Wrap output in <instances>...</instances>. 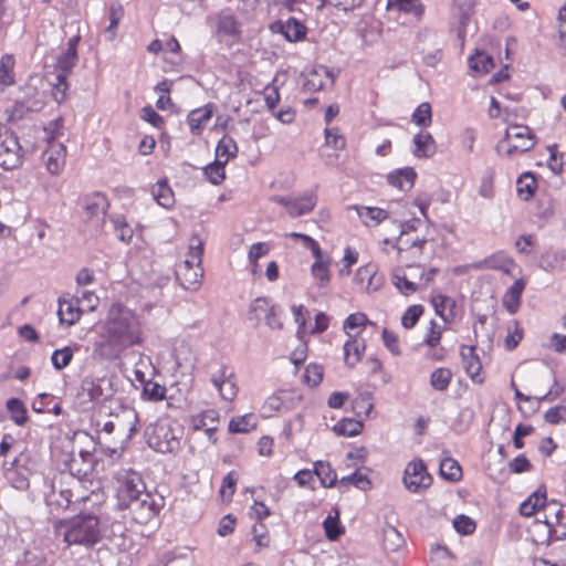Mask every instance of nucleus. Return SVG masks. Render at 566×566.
Wrapping results in <instances>:
<instances>
[{"label":"nucleus","mask_w":566,"mask_h":566,"mask_svg":"<svg viewBox=\"0 0 566 566\" xmlns=\"http://www.w3.org/2000/svg\"><path fill=\"white\" fill-rule=\"evenodd\" d=\"M70 480L72 485L67 483L66 486H64L62 482H60L59 486L52 484L51 491L45 495V503L51 514L57 515L64 512L74 502L73 489L80 488L81 484L73 478H70Z\"/></svg>","instance_id":"4468645a"},{"label":"nucleus","mask_w":566,"mask_h":566,"mask_svg":"<svg viewBox=\"0 0 566 566\" xmlns=\"http://www.w3.org/2000/svg\"><path fill=\"white\" fill-rule=\"evenodd\" d=\"M413 155L417 158H430L437 151V144L429 132L421 130L413 137Z\"/></svg>","instance_id":"c9c22d12"},{"label":"nucleus","mask_w":566,"mask_h":566,"mask_svg":"<svg viewBox=\"0 0 566 566\" xmlns=\"http://www.w3.org/2000/svg\"><path fill=\"white\" fill-rule=\"evenodd\" d=\"M326 537L329 541H337L345 532L344 526L340 524L338 516L328 515L323 522Z\"/></svg>","instance_id":"0e129e2a"},{"label":"nucleus","mask_w":566,"mask_h":566,"mask_svg":"<svg viewBox=\"0 0 566 566\" xmlns=\"http://www.w3.org/2000/svg\"><path fill=\"white\" fill-rule=\"evenodd\" d=\"M211 381L213 386L218 389L219 395L222 399L227 401H233L238 395L239 388L235 381L233 370L222 365L220 368L212 374Z\"/></svg>","instance_id":"412c9836"},{"label":"nucleus","mask_w":566,"mask_h":566,"mask_svg":"<svg viewBox=\"0 0 566 566\" xmlns=\"http://www.w3.org/2000/svg\"><path fill=\"white\" fill-rule=\"evenodd\" d=\"M472 268L474 270L500 271L507 276H513L516 270L518 271V273L522 272L521 268L515 262V260L504 251H497L492 253L491 255L484 258L483 260L473 263Z\"/></svg>","instance_id":"f3484780"},{"label":"nucleus","mask_w":566,"mask_h":566,"mask_svg":"<svg viewBox=\"0 0 566 566\" xmlns=\"http://www.w3.org/2000/svg\"><path fill=\"white\" fill-rule=\"evenodd\" d=\"M546 488L541 486L533 492L520 506V513L523 516L531 517L548 504Z\"/></svg>","instance_id":"473e14b6"},{"label":"nucleus","mask_w":566,"mask_h":566,"mask_svg":"<svg viewBox=\"0 0 566 566\" xmlns=\"http://www.w3.org/2000/svg\"><path fill=\"white\" fill-rule=\"evenodd\" d=\"M74 349L70 346H65L60 349H55L51 356V361L55 369L61 370L70 365L74 356Z\"/></svg>","instance_id":"e2e57ef3"},{"label":"nucleus","mask_w":566,"mask_h":566,"mask_svg":"<svg viewBox=\"0 0 566 566\" xmlns=\"http://www.w3.org/2000/svg\"><path fill=\"white\" fill-rule=\"evenodd\" d=\"M151 193L157 203L166 209L175 205V193L166 179L158 180L153 186Z\"/></svg>","instance_id":"58836bf2"},{"label":"nucleus","mask_w":566,"mask_h":566,"mask_svg":"<svg viewBox=\"0 0 566 566\" xmlns=\"http://www.w3.org/2000/svg\"><path fill=\"white\" fill-rule=\"evenodd\" d=\"M281 32L290 42H297L305 38L306 28L295 18H290L281 25Z\"/></svg>","instance_id":"a18cd8bd"},{"label":"nucleus","mask_w":566,"mask_h":566,"mask_svg":"<svg viewBox=\"0 0 566 566\" xmlns=\"http://www.w3.org/2000/svg\"><path fill=\"white\" fill-rule=\"evenodd\" d=\"M535 145L536 136L528 126L510 124L504 138L497 144V150L514 156L531 150Z\"/></svg>","instance_id":"6e6552de"},{"label":"nucleus","mask_w":566,"mask_h":566,"mask_svg":"<svg viewBox=\"0 0 566 566\" xmlns=\"http://www.w3.org/2000/svg\"><path fill=\"white\" fill-rule=\"evenodd\" d=\"M115 496L119 509L132 500L137 499L142 492H146V485L142 476L134 471H123L115 476Z\"/></svg>","instance_id":"9d476101"},{"label":"nucleus","mask_w":566,"mask_h":566,"mask_svg":"<svg viewBox=\"0 0 566 566\" xmlns=\"http://www.w3.org/2000/svg\"><path fill=\"white\" fill-rule=\"evenodd\" d=\"M371 327L373 329L377 328V324L375 322H371L367 315L363 312H356L349 314L344 323H343V331L347 335V337H357L361 336V334L368 328Z\"/></svg>","instance_id":"cd10ccee"},{"label":"nucleus","mask_w":566,"mask_h":566,"mask_svg":"<svg viewBox=\"0 0 566 566\" xmlns=\"http://www.w3.org/2000/svg\"><path fill=\"white\" fill-rule=\"evenodd\" d=\"M340 484L342 485L352 484L361 491H367L371 488V481L368 478V475L366 473L360 472L359 470H357L356 472H354L353 474H350L348 476L342 478Z\"/></svg>","instance_id":"69168bd1"},{"label":"nucleus","mask_w":566,"mask_h":566,"mask_svg":"<svg viewBox=\"0 0 566 566\" xmlns=\"http://www.w3.org/2000/svg\"><path fill=\"white\" fill-rule=\"evenodd\" d=\"M164 506V499L148 491L132 500L122 510H128L132 521L139 525H147L160 512Z\"/></svg>","instance_id":"1a4fd4ad"},{"label":"nucleus","mask_w":566,"mask_h":566,"mask_svg":"<svg viewBox=\"0 0 566 566\" xmlns=\"http://www.w3.org/2000/svg\"><path fill=\"white\" fill-rule=\"evenodd\" d=\"M434 313L446 323L452 324L455 321V301L444 294L436 293L430 297Z\"/></svg>","instance_id":"a878e982"},{"label":"nucleus","mask_w":566,"mask_h":566,"mask_svg":"<svg viewBox=\"0 0 566 566\" xmlns=\"http://www.w3.org/2000/svg\"><path fill=\"white\" fill-rule=\"evenodd\" d=\"M387 182L400 191H409L413 188L417 172L412 167L398 168L387 175Z\"/></svg>","instance_id":"c85d7f7f"},{"label":"nucleus","mask_w":566,"mask_h":566,"mask_svg":"<svg viewBox=\"0 0 566 566\" xmlns=\"http://www.w3.org/2000/svg\"><path fill=\"white\" fill-rule=\"evenodd\" d=\"M203 255V242L199 235L195 234L190 238L187 252L184 259L178 261L175 265V270L186 268L190 269L193 266H202Z\"/></svg>","instance_id":"bb28decb"},{"label":"nucleus","mask_w":566,"mask_h":566,"mask_svg":"<svg viewBox=\"0 0 566 566\" xmlns=\"http://www.w3.org/2000/svg\"><path fill=\"white\" fill-rule=\"evenodd\" d=\"M403 269L405 266H395L391 272V282L395 287L403 295L409 296L418 291L419 287H427L434 279L437 269H429L428 271L418 270V280L416 275H408Z\"/></svg>","instance_id":"9b49d317"},{"label":"nucleus","mask_w":566,"mask_h":566,"mask_svg":"<svg viewBox=\"0 0 566 566\" xmlns=\"http://www.w3.org/2000/svg\"><path fill=\"white\" fill-rule=\"evenodd\" d=\"M8 411L17 424H23L27 421V410L23 402L18 398H11L7 402Z\"/></svg>","instance_id":"774afa93"},{"label":"nucleus","mask_w":566,"mask_h":566,"mask_svg":"<svg viewBox=\"0 0 566 566\" xmlns=\"http://www.w3.org/2000/svg\"><path fill=\"white\" fill-rule=\"evenodd\" d=\"M109 13V24L106 28L105 32L109 34V40H114L116 36V30L120 22V20L124 18L125 10L122 3L119 2H113L111 3L108 8Z\"/></svg>","instance_id":"864d4df0"},{"label":"nucleus","mask_w":566,"mask_h":566,"mask_svg":"<svg viewBox=\"0 0 566 566\" xmlns=\"http://www.w3.org/2000/svg\"><path fill=\"white\" fill-rule=\"evenodd\" d=\"M43 142L48 147L44 149L42 159L46 170L51 175L60 174L65 166L66 161V147L57 139L63 135V122L61 117L52 120L49 126L43 128Z\"/></svg>","instance_id":"423d86ee"},{"label":"nucleus","mask_w":566,"mask_h":566,"mask_svg":"<svg viewBox=\"0 0 566 566\" xmlns=\"http://www.w3.org/2000/svg\"><path fill=\"white\" fill-rule=\"evenodd\" d=\"M175 275L185 290L196 291L201 285L203 268L198 265L190 269L181 268L175 270Z\"/></svg>","instance_id":"72a5a7b5"},{"label":"nucleus","mask_w":566,"mask_h":566,"mask_svg":"<svg viewBox=\"0 0 566 566\" xmlns=\"http://www.w3.org/2000/svg\"><path fill=\"white\" fill-rule=\"evenodd\" d=\"M316 191H308L298 197H281L274 198V201L284 207L286 213L292 218L302 217L311 213L317 205Z\"/></svg>","instance_id":"2eb2a0df"},{"label":"nucleus","mask_w":566,"mask_h":566,"mask_svg":"<svg viewBox=\"0 0 566 566\" xmlns=\"http://www.w3.org/2000/svg\"><path fill=\"white\" fill-rule=\"evenodd\" d=\"M364 429V423L360 420L353 418H344L334 424L333 431L337 436L355 437L358 436Z\"/></svg>","instance_id":"49530a36"},{"label":"nucleus","mask_w":566,"mask_h":566,"mask_svg":"<svg viewBox=\"0 0 566 566\" xmlns=\"http://www.w3.org/2000/svg\"><path fill=\"white\" fill-rule=\"evenodd\" d=\"M27 458L20 455L14 461V468L9 473V479L13 488L18 490H25L30 485V478L33 474L32 468L24 467Z\"/></svg>","instance_id":"2f4dec72"},{"label":"nucleus","mask_w":566,"mask_h":566,"mask_svg":"<svg viewBox=\"0 0 566 566\" xmlns=\"http://www.w3.org/2000/svg\"><path fill=\"white\" fill-rule=\"evenodd\" d=\"M354 208L361 222L367 227H376L389 217L388 211L379 207L355 206Z\"/></svg>","instance_id":"4c0bfd02"},{"label":"nucleus","mask_w":566,"mask_h":566,"mask_svg":"<svg viewBox=\"0 0 566 566\" xmlns=\"http://www.w3.org/2000/svg\"><path fill=\"white\" fill-rule=\"evenodd\" d=\"M218 423L219 412L214 409L202 410L199 413L190 416L188 419L190 432L205 431L212 443L217 441L214 433L218 429Z\"/></svg>","instance_id":"aec40b11"},{"label":"nucleus","mask_w":566,"mask_h":566,"mask_svg":"<svg viewBox=\"0 0 566 566\" xmlns=\"http://www.w3.org/2000/svg\"><path fill=\"white\" fill-rule=\"evenodd\" d=\"M314 475L318 478L322 486L333 488L337 482L336 471L332 468L329 462L316 461L314 462Z\"/></svg>","instance_id":"79ce46f5"},{"label":"nucleus","mask_w":566,"mask_h":566,"mask_svg":"<svg viewBox=\"0 0 566 566\" xmlns=\"http://www.w3.org/2000/svg\"><path fill=\"white\" fill-rule=\"evenodd\" d=\"M256 428V422L251 413L233 417L229 421L228 429L231 433H248Z\"/></svg>","instance_id":"8fccbe9b"},{"label":"nucleus","mask_w":566,"mask_h":566,"mask_svg":"<svg viewBox=\"0 0 566 566\" xmlns=\"http://www.w3.org/2000/svg\"><path fill=\"white\" fill-rule=\"evenodd\" d=\"M325 145L334 150H343L346 147V138L337 127H326L324 130Z\"/></svg>","instance_id":"bf43d9fd"},{"label":"nucleus","mask_w":566,"mask_h":566,"mask_svg":"<svg viewBox=\"0 0 566 566\" xmlns=\"http://www.w3.org/2000/svg\"><path fill=\"white\" fill-rule=\"evenodd\" d=\"M452 525L460 535H472L476 530V523L468 515L460 514L453 518Z\"/></svg>","instance_id":"338daca9"},{"label":"nucleus","mask_w":566,"mask_h":566,"mask_svg":"<svg viewBox=\"0 0 566 566\" xmlns=\"http://www.w3.org/2000/svg\"><path fill=\"white\" fill-rule=\"evenodd\" d=\"M462 368L472 384L482 386L486 381V374L478 354L475 345H461L459 348Z\"/></svg>","instance_id":"ddd939ff"},{"label":"nucleus","mask_w":566,"mask_h":566,"mask_svg":"<svg viewBox=\"0 0 566 566\" xmlns=\"http://www.w3.org/2000/svg\"><path fill=\"white\" fill-rule=\"evenodd\" d=\"M439 473L441 478L450 482H459L463 476L462 467L453 458H444L440 462Z\"/></svg>","instance_id":"37998d69"},{"label":"nucleus","mask_w":566,"mask_h":566,"mask_svg":"<svg viewBox=\"0 0 566 566\" xmlns=\"http://www.w3.org/2000/svg\"><path fill=\"white\" fill-rule=\"evenodd\" d=\"M21 147L15 136L8 130L0 138V167L4 169L15 168L21 161Z\"/></svg>","instance_id":"4be33fe9"},{"label":"nucleus","mask_w":566,"mask_h":566,"mask_svg":"<svg viewBox=\"0 0 566 566\" xmlns=\"http://www.w3.org/2000/svg\"><path fill=\"white\" fill-rule=\"evenodd\" d=\"M452 377L453 374L450 368L438 367L430 374L429 382L433 390L444 392L449 389Z\"/></svg>","instance_id":"ea45409f"},{"label":"nucleus","mask_w":566,"mask_h":566,"mask_svg":"<svg viewBox=\"0 0 566 566\" xmlns=\"http://www.w3.org/2000/svg\"><path fill=\"white\" fill-rule=\"evenodd\" d=\"M469 66L475 73L486 74L494 67V62L491 55L483 51H476L475 54L469 57Z\"/></svg>","instance_id":"09e8293b"},{"label":"nucleus","mask_w":566,"mask_h":566,"mask_svg":"<svg viewBox=\"0 0 566 566\" xmlns=\"http://www.w3.org/2000/svg\"><path fill=\"white\" fill-rule=\"evenodd\" d=\"M388 6L418 19L424 13V6L421 0H388Z\"/></svg>","instance_id":"de8ad7c7"},{"label":"nucleus","mask_w":566,"mask_h":566,"mask_svg":"<svg viewBox=\"0 0 566 566\" xmlns=\"http://www.w3.org/2000/svg\"><path fill=\"white\" fill-rule=\"evenodd\" d=\"M53 530L56 535L63 537L66 546L90 548L103 537L101 520L92 513H80L69 520H56L53 522Z\"/></svg>","instance_id":"f03ea898"},{"label":"nucleus","mask_w":566,"mask_h":566,"mask_svg":"<svg viewBox=\"0 0 566 566\" xmlns=\"http://www.w3.org/2000/svg\"><path fill=\"white\" fill-rule=\"evenodd\" d=\"M543 524L547 528L549 538H562L566 536V511L556 502H549L543 512Z\"/></svg>","instance_id":"dca6fc26"},{"label":"nucleus","mask_w":566,"mask_h":566,"mask_svg":"<svg viewBox=\"0 0 566 566\" xmlns=\"http://www.w3.org/2000/svg\"><path fill=\"white\" fill-rule=\"evenodd\" d=\"M167 389L165 386L148 380L145 382L143 388V398L150 401H161L166 398Z\"/></svg>","instance_id":"680f3d73"},{"label":"nucleus","mask_w":566,"mask_h":566,"mask_svg":"<svg viewBox=\"0 0 566 566\" xmlns=\"http://www.w3.org/2000/svg\"><path fill=\"white\" fill-rule=\"evenodd\" d=\"M111 220L114 226V230L116 232L117 238L127 244L130 243L134 237V231L132 227L128 224L126 218L122 214H118L114 216Z\"/></svg>","instance_id":"6e6d98bb"},{"label":"nucleus","mask_w":566,"mask_h":566,"mask_svg":"<svg viewBox=\"0 0 566 566\" xmlns=\"http://www.w3.org/2000/svg\"><path fill=\"white\" fill-rule=\"evenodd\" d=\"M344 361L349 368H354L366 352V340L363 336L347 337L344 343Z\"/></svg>","instance_id":"c756f323"},{"label":"nucleus","mask_w":566,"mask_h":566,"mask_svg":"<svg viewBox=\"0 0 566 566\" xmlns=\"http://www.w3.org/2000/svg\"><path fill=\"white\" fill-rule=\"evenodd\" d=\"M353 281L360 291L373 293L382 286L384 276L379 273L376 263L368 262L357 269Z\"/></svg>","instance_id":"6ab92c4d"},{"label":"nucleus","mask_w":566,"mask_h":566,"mask_svg":"<svg viewBox=\"0 0 566 566\" xmlns=\"http://www.w3.org/2000/svg\"><path fill=\"white\" fill-rule=\"evenodd\" d=\"M146 437L148 446L155 451L174 453L180 449L182 429L175 419L166 416L148 427Z\"/></svg>","instance_id":"20e7f679"},{"label":"nucleus","mask_w":566,"mask_h":566,"mask_svg":"<svg viewBox=\"0 0 566 566\" xmlns=\"http://www.w3.org/2000/svg\"><path fill=\"white\" fill-rule=\"evenodd\" d=\"M382 535V545L388 552H397L405 544L403 536L394 526L385 527Z\"/></svg>","instance_id":"603ef678"},{"label":"nucleus","mask_w":566,"mask_h":566,"mask_svg":"<svg viewBox=\"0 0 566 566\" xmlns=\"http://www.w3.org/2000/svg\"><path fill=\"white\" fill-rule=\"evenodd\" d=\"M203 174L212 185L218 186L226 179V164L216 159L203 168Z\"/></svg>","instance_id":"4d7b16f0"},{"label":"nucleus","mask_w":566,"mask_h":566,"mask_svg":"<svg viewBox=\"0 0 566 566\" xmlns=\"http://www.w3.org/2000/svg\"><path fill=\"white\" fill-rule=\"evenodd\" d=\"M527 282L528 279L526 276H520L503 294L502 305L510 314H515L520 310L522 303V294L527 285Z\"/></svg>","instance_id":"393cba45"},{"label":"nucleus","mask_w":566,"mask_h":566,"mask_svg":"<svg viewBox=\"0 0 566 566\" xmlns=\"http://www.w3.org/2000/svg\"><path fill=\"white\" fill-rule=\"evenodd\" d=\"M98 327L101 339L93 348V355L98 360L118 359L127 349L142 346L145 342L140 316L120 303L109 306Z\"/></svg>","instance_id":"f257e3e1"},{"label":"nucleus","mask_w":566,"mask_h":566,"mask_svg":"<svg viewBox=\"0 0 566 566\" xmlns=\"http://www.w3.org/2000/svg\"><path fill=\"white\" fill-rule=\"evenodd\" d=\"M83 310L80 307L77 298L61 300L59 303V317L60 322L69 326L77 323L82 316Z\"/></svg>","instance_id":"e433bc0d"},{"label":"nucleus","mask_w":566,"mask_h":566,"mask_svg":"<svg viewBox=\"0 0 566 566\" xmlns=\"http://www.w3.org/2000/svg\"><path fill=\"white\" fill-rule=\"evenodd\" d=\"M301 402V395L295 390H279L271 395L262 406V411L266 417L274 412L287 411L294 409Z\"/></svg>","instance_id":"a211bd4d"},{"label":"nucleus","mask_w":566,"mask_h":566,"mask_svg":"<svg viewBox=\"0 0 566 566\" xmlns=\"http://www.w3.org/2000/svg\"><path fill=\"white\" fill-rule=\"evenodd\" d=\"M411 122L420 127H429L432 123V109L428 102H423L417 106L411 115Z\"/></svg>","instance_id":"5fc2aeb1"},{"label":"nucleus","mask_w":566,"mask_h":566,"mask_svg":"<svg viewBox=\"0 0 566 566\" xmlns=\"http://www.w3.org/2000/svg\"><path fill=\"white\" fill-rule=\"evenodd\" d=\"M77 61V53L73 49H66L57 59L54 71L45 73V80L52 86L51 94L57 104L66 99L69 91L67 77Z\"/></svg>","instance_id":"0eeeda50"},{"label":"nucleus","mask_w":566,"mask_h":566,"mask_svg":"<svg viewBox=\"0 0 566 566\" xmlns=\"http://www.w3.org/2000/svg\"><path fill=\"white\" fill-rule=\"evenodd\" d=\"M216 25V33L218 36H228L239 39L241 35L240 24L230 10H223L217 13L213 18Z\"/></svg>","instance_id":"b1692460"},{"label":"nucleus","mask_w":566,"mask_h":566,"mask_svg":"<svg viewBox=\"0 0 566 566\" xmlns=\"http://www.w3.org/2000/svg\"><path fill=\"white\" fill-rule=\"evenodd\" d=\"M443 327L434 319H431L424 331L422 345L426 347H438L443 337Z\"/></svg>","instance_id":"3c124183"},{"label":"nucleus","mask_w":566,"mask_h":566,"mask_svg":"<svg viewBox=\"0 0 566 566\" xmlns=\"http://www.w3.org/2000/svg\"><path fill=\"white\" fill-rule=\"evenodd\" d=\"M237 154L238 145L231 136L224 135L219 139L216 147V159L227 165L230 159L237 156Z\"/></svg>","instance_id":"a19ab883"},{"label":"nucleus","mask_w":566,"mask_h":566,"mask_svg":"<svg viewBox=\"0 0 566 566\" xmlns=\"http://www.w3.org/2000/svg\"><path fill=\"white\" fill-rule=\"evenodd\" d=\"M426 242L423 238L417 237L411 239L408 233L402 232L396 244L385 240L387 247L384 248V253L387 255L388 261L397 266L423 270L420 265H416V263L423 253Z\"/></svg>","instance_id":"39448f33"},{"label":"nucleus","mask_w":566,"mask_h":566,"mask_svg":"<svg viewBox=\"0 0 566 566\" xmlns=\"http://www.w3.org/2000/svg\"><path fill=\"white\" fill-rule=\"evenodd\" d=\"M214 113V106L208 103L195 108L187 115V124L193 136H201Z\"/></svg>","instance_id":"5701e85b"},{"label":"nucleus","mask_w":566,"mask_h":566,"mask_svg":"<svg viewBox=\"0 0 566 566\" xmlns=\"http://www.w3.org/2000/svg\"><path fill=\"white\" fill-rule=\"evenodd\" d=\"M424 313V307L421 304H413L407 307L401 316V325L406 329L413 328Z\"/></svg>","instance_id":"13d9d810"},{"label":"nucleus","mask_w":566,"mask_h":566,"mask_svg":"<svg viewBox=\"0 0 566 566\" xmlns=\"http://www.w3.org/2000/svg\"><path fill=\"white\" fill-rule=\"evenodd\" d=\"M537 189V181L535 176L532 172H524L521 175L516 181V191L517 196L524 200L528 201L535 195Z\"/></svg>","instance_id":"c03bdc74"},{"label":"nucleus","mask_w":566,"mask_h":566,"mask_svg":"<svg viewBox=\"0 0 566 566\" xmlns=\"http://www.w3.org/2000/svg\"><path fill=\"white\" fill-rule=\"evenodd\" d=\"M109 207L107 197L102 192H93L83 199V208L88 218L105 216Z\"/></svg>","instance_id":"f704fd0d"},{"label":"nucleus","mask_w":566,"mask_h":566,"mask_svg":"<svg viewBox=\"0 0 566 566\" xmlns=\"http://www.w3.org/2000/svg\"><path fill=\"white\" fill-rule=\"evenodd\" d=\"M324 377V368L322 365L311 363L306 366L303 374V381L310 387L318 386Z\"/></svg>","instance_id":"052dcab7"},{"label":"nucleus","mask_w":566,"mask_h":566,"mask_svg":"<svg viewBox=\"0 0 566 566\" xmlns=\"http://www.w3.org/2000/svg\"><path fill=\"white\" fill-rule=\"evenodd\" d=\"M314 259L315 261L311 265V275L317 287L326 289L332 280L331 258H325L322 252L318 258Z\"/></svg>","instance_id":"7c9ffc66"},{"label":"nucleus","mask_w":566,"mask_h":566,"mask_svg":"<svg viewBox=\"0 0 566 566\" xmlns=\"http://www.w3.org/2000/svg\"><path fill=\"white\" fill-rule=\"evenodd\" d=\"M138 418L133 411L116 413L105 421L99 430L104 443L112 453L123 451L137 430Z\"/></svg>","instance_id":"7ed1b4c3"},{"label":"nucleus","mask_w":566,"mask_h":566,"mask_svg":"<svg viewBox=\"0 0 566 566\" xmlns=\"http://www.w3.org/2000/svg\"><path fill=\"white\" fill-rule=\"evenodd\" d=\"M402 482L409 492L418 493L429 489L433 483V478L429 473L424 461L415 458L406 465Z\"/></svg>","instance_id":"f8f14e48"}]
</instances>
